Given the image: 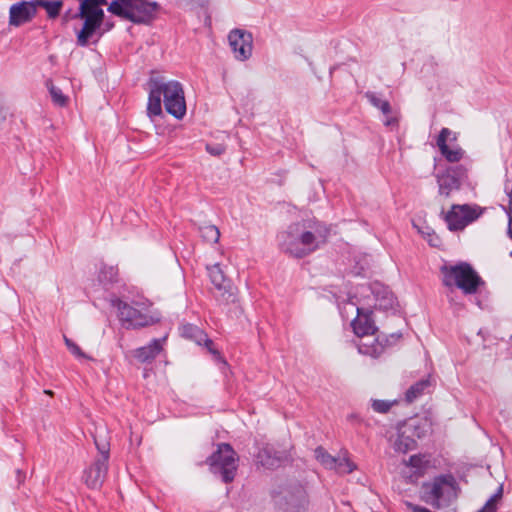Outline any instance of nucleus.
Returning a JSON list of instances; mask_svg holds the SVG:
<instances>
[{
	"instance_id": "obj_1",
	"label": "nucleus",
	"mask_w": 512,
	"mask_h": 512,
	"mask_svg": "<svg viewBox=\"0 0 512 512\" xmlns=\"http://www.w3.org/2000/svg\"><path fill=\"white\" fill-rule=\"evenodd\" d=\"M329 228L316 219L293 223L277 235L280 250L294 258H304L327 241Z\"/></svg>"
},
{
	"instance_id": "obj_2",
	"label": "nucleus",
	"mask_w": 512,
	"mask_h": 512,
	"mask_svg": "<svg viewBox=\"0 0 512 512\" xmlns=\"http://www.w3.org/2000/svg\"><path fill=\"white\" fill-rule=\"evenodd\" d=\"M149 98L147 114L150 118L163 115L162 100L166 111L176 119H182L186 114V102L183 87L180 82L164 81L161 77H151L149 80Z\"/></svg>"
},
{
	"instance_id": "obj_3",
	"label": "nucleus",
	"mask_w": 512,
	"mask_h": 512,
	"mask_svg": "<svg viewBox=\"0 0 512 512\" xmlns=\"http://www.w3.org/2000/svg\"><path fill=\"white\" fill-rule=\"evenodd\" d=\"M370 308L371 304L369 302H367V307L357 306V317L351 322V326L354 333L362 338L357 345L359 353L378 358L384 353L386 345L380 341L379 337H370L377 330L371 318L372 311Z\"/></svg>"
},
{
	"instance_id": "obj_4",
	"label": "nucleus",
	"mask_w": 512,
	"mask_h": 512,
	"mask_svg": "<svg viewBox=\"0 0 512 512\" xmlns=\"http://www.w3.org/2000/svg\"><path fill=\"white\" fill-rule=\"evenodd\" d=\"M158 2L150 0H113L108 6V12L137 25H149L160 12Z\"/></svg>"
},
{
	"instance_id": "obj_5",
	"label": "nucleus",
	"mask_w": 512,
	"mask_h": 512,
	"mask_svg": "<svg viewBox=\"0 0 512 512\" xmlns=\"http://www.w3.org/2000/svg\"><path fill=\"white\" fill-rule=\"evenodd\" d=\"M79 11L73 15L74 19L83 20L82 28L77 32V45L88 46L90 40L101 29L104 22V10L106 0H79Z\"/></svg>"
},
{
	"instance_id": "obj_6",
	"label": "nucleus",
	"mask_w": 512,
	"mask_h": 512,
	"mask_svg": "<svg viewBox=\"0 0 512 512\" xmlns=\"http://www.w3.org/2000/svg\"><path fill=\"white\" fill-rule=\"evenodd\" d=\"M443 284L447 287H457L466 295L475 294L483 281L468 263L453 266H443Z\"/></svg>"
},
{
	"instance_id": "obj_7",
	"label": "nucleus",
	"mask_w": 512,
	"mask_h": 512,
	"mask_svg": "<svg viewBox=\"0 0 512 512\" xmlns=\"http://www.w3.org/2000/svg\"><path fill=\"white\" fill-rule=\"evenodd\" d=\"M424 500L434 508H441L457 498V482L452 474L436 476L422 486Z\"/></svg>"
},
{
	"instance_id": "obj_8",
	"label": "nucleus",
	"mask_w": 512,
	"mask_h": 512,
	"mask_svg": "<svg viewBox=\"0 0 512 512\" xmlns=\"http://www.w3.org/2000/svg\"><path fill=\"white\" fill-rule=\"evenodd\" d=\"M239 457L228 443L217 444V449L206 460L211 473L219 476L223 482L234 480L238 469Z\"/></svg>"
},
{
	"instance_id": "obj_9",
	"label": "nucleus",
	"mask_w": 512,
	"mask_h": 512,
	"mask_svg": "<svg viewBox=\"0 0 512 512\" xmlns=\"http://www.w3.org/2000/svg\"><path fill=\"white\" fill-rule=\"evenodd\" d=\"M94 443L99 452L94 461L83 471L82 479L90 489H100L108 473L110 445L94 436Z\"/></svg>"
},
{
	"instance_id": "obj_10",
	"label": "nucleus",
	"mask_w": 512,
	"mask_h": 512,
	"mask_svg": "<svg viewBox=\"0 0 512 512\" xmlns=\"http://www.w3.org/2000/svg\"><path fill=\"white\" fill-rule=\"evenodd\" d=\"M278 512H305L309 505L305 487L298 483H290L273 497Z\"/></svg>"
},
{
	"instance_id": "obj_11",
	"label": "nucleus",
	"mask_w": 512,
	"mask_h": 512,
	"mask_svg": "<svg viewBox=\"0 0 512 512\" xmlns=\"http://www.w3.org/2000/svg\"><path fill=\"white\" fill-rule=\"evenodd\" d=\"M112 305L117 308L118 318L126 329H138L155 322V319L149 315L148 306L145 303H136V306H133L120 299H114Z\"/></svg>"
},
{
	"instance_id": "obj_12",
	"label": "nucleus",
	"mask_w": 512,
	"mask_h": 512,
	"mask_svg": "<svg viewBox=\"0 0 512 512\" xmlns=\"http://www.w3.org/2000/svg\"><path fill=\"white\" fill-rule=\"evenodd\" d=\"M483 213L478 205L453 204L447 212L442 210L444 221L450 231L464 230L468 225L476 221Z\"/></svg>"
},
{
	"instance_id": "obj_13",
	"label": "nucleus",
	"mask_w": 512,
	"mask_h": 512,
	"mask_svg": "<svg viewBox=\"0 0 512 512\" xmlns=\"http://www.w3.org/2000/svg\"><path fill=\"white\" fill-rule=\"evenodd\" d=\"M440 196L448 198L460 190L462 182L467 178V170L462 165L450 166L445 171L435 174Z\"/></svg>"
},
{
	"instance_id": "obj_14",
	"label": "nucleus",
	"mask_w": 512,
	"mask_h": 512,
	"mask_svg": "<svg viewBox=\"0 0 512 512\" xmlns=\"http://www.w3.org/2000/svg\"><path fill=\"white\" fill-rule=\"evenodd\" d=\"M211 283L214 286V296L217 301L223 304L234 303L236 301V288L231 281L227 279L219 264L207 267Z\"/></svg>"
},
{
	"instance_id": "obj_15",
	"label": "nucleus",
	"mask_w": 512,
	"mask_h": 512,
	"mask_svg": "<svg viewBox=\"0 0 512 512\" xmlns=\"http://www.w3.org/2000/svg\"><path fill=\"white\" fill-rule=\"evenodd\" d=\"M361 295H363L365 298L372 297L371 307H374L376 309L380 310H387L393 307L394 305V295L392 292L388 289V287L380 284V283H373L370 286H362L361 287Z\"/></svg>"
},
{
	"instance_id": "obj_16",
	"label": "nucleus",
	"mask_w": 512,
	"mask_h": 512,
	"mask_svg": "<svg viewBox=\"0 0 512 512\" xmlns=\"http://www.w3.org/2000/svg\"><path fill=\"white\" fill-rule=\"evenodd\" d=\"M228 40L236 59L244 61L251 56L253 38L250 32L234 29L229 33Z\"/></svg>"
},
{
	"instance_id": "obj_17",
	"label": "nucleus",
	"mask_w": 512,
	"mask_h": 512,
	"mask_svg": "<svg viewBox=\"0 0 512 512\" xmlns=\"http://www.w3.org/2000/svg\"><path fill=\"white\" fill-rule=\"evenodd\" d=\"M36 3L35 2H20L13 4L10 7V19L9 23L12 26H20L24 23L29 22L36 15Z\"/></svg>"
},
{
	"instance_id": "obj_18",
	"label": "nucleus",
	"mask_w": 512,
	"mask_h": 512,
	"mask_svg": "<svg viewBox=\"0 0 512 512\" xmlns=\"http://www.w3.org/2000/svg\"><path fill=\"white\" fill-rule=\"evenodd\" d=\"M417 427L412 423H407L399 428L397 439L395 440V450L401 453H407L416 448L417 442L415 436L420 437L416 434Z\"/></svg>"
},
{
	"instance_id": "obj_19",
	"label": "nucleus",
	"mask_w": 512,
	"mask_h": 512,
	"mask_svg": "<svg viewBox=\"0 0 512 512\" xmlns=\"http://www.w3.org/2000/svg\"><path fill=\"white\" fill-rule=\"evenodd\" d=\"M452 134L451 130L448 128H442L438 137H437V147L439 148V151L441 155L451 163L459 162L463 156L464 151L460 147L450 148L447 145V140Z\"/></svg>"
},
{
	"instance_id": "obj_20",
	"label": "nucleus",
	"mask_w": 512,
	"mask_h": 512,
	"mask_svg": "<svg viewBox=\"0 0 512 512\" xmlns=\"http://www.w3.org/2000/svg\"><path fill=\"white\" fill-rule=\"evenodd\" d=\"M166 337L153 339L148 345L134 349L132 356L140 363L152 362L162 351Z\"/></svg>"
},
{
	"instance_id": "obj_21",
	"label": "nucleus",
	"mask_w": 512,
	"mask_h": 512,
	"mask_svg": "<svg viewBox=\"0 0 512 512\" xmlns=\"http://www.w3.org/2000/svg\"><path fill=\"white\" fill-rule=\"evenodd\" d=\"M283 459L284 455L269 445L260 449L256 457L257 463L268 469L280 466Z\"/></svg>"
},
{
	"instance_id": "obj_22",
	"label": "nucleus",
	"mask_w": 512,
	"mask_h": 512,
	"mask_svg": "<svg viewBox=\"0 0 512 512\" xmlns=\"http://www.w3.org/2000/svg\"><path fill=\"white\" fill-rule=\"evenodd\" d=\"M366 98L371 105L379 109L386 116V119L384 120L385 126H393L398 123L397 117L392 115V107L387 100L381 99L373 92H367Z\"/></svg>"
},
{
	"instance_id": "obj_23",
	"label": "nucleus",
	"mask_w": 512,
	"mask_h": 512,
	"mask_svg": "<svg viewBox=\"0 0 512 512\" xmlns=\"http://www.w3.org/2000/svg\"><path fill=\"white\" fill-rule=\"evenodd\" d=\"M431 386V382L429 379H422L412 386L405 393V400L408 403L414 402L420 396L424 394V392Z\"/></svg>"
},
{
	"instance_id": "obj_24",
	"label": "nucleus",
	"mask_w": 512,
	"mask_h": 512,
	"mask_svg": "<svg viewBox=\"0 0 512 512\" xmlns=\"http://www.w3.org/2000/svg\"><path fill=\"white\" fill-rule=\"evenodd\" d=\"M316 459L326 468L334 469L337 466V457L330 455L323 447H317L314 451Z\"/></svg>"
},
{
	"instance_id": "obj_25",
	"label": "nucleus",
	"mask_w": 512,
	"mask_h": 512,
	"mask_svg": "<svg viewBox=\"0 0 512 512\" xmlns=\"http://www.w3.org/2000/svg\"><path fill=\"white\" fill-rule=\"evenodd\" d=\"M118 277V269L114 266H108L106 264H102L98 279L102 283H114L117 281Z\"/></svg>"
},
{
	"instance_id": "obj_26",
	"label": "nucleus",
	"mask_w": 512,
	"mask_h": 512,
	"mask_svg": "<svg viewBox=\"0 0 512 512\" xmlns=\"http://www.w3.org/2000/svg\"><path fill=\"white\" fill-rule=\"evenodd\" d=\"M35 3H36V7L40 6L46 10L49 18H56L59 15L62 5H63L62 1L39 0Z\"/></svg>"
},
{
	"instance_id": "obj_27",
	"label": "nucleus",
	"mask_w": 512,
	"mask_h": 512,
	"mask_svg": "<svg viewBox=\"0 0 512 512\" xmlns=\"http://www.w3.org/2000/svg\"><path fill=\"white\" fill-rule=\"evenodd\" d=\"M337 466L334 467L333 470H335L339 474H350L354 470H356V465L346 456V454L343 457H337Z\"/></svg>"
},
{
	"instance_id": "obj_28",
	"label": "nucleus",
	"mask_w": 512,
	"mask_h": 512,
	"mask_svg": "<svg viewBox=\"0 0 512 512\" xmlns=\"http://www.w3.org/2000/svg\"><path fill=\"white\" fill-rule=\"evenodd\" d=\"M47 87L52 97V101L55 105L62 107L67 104L68 98L62 93V90L60 88L53 85L51 81L47 82Z\"/></svg>"
},
{
	"instance_id": "obj_29",
	"label": "nucleus",
	"mask_w": 512,
	"mask_h": 512,
	"mask_svg": "<svg viewBox=\"0 0 512 512\" xmlns=\"http://www.w3.org/2000/svg\"><path fill=\"white\" fill-rule=\"evenodd\" d=\"M202 237L210 243H217L220 238V231L214 225H207L201 228Z\"/></svg>"
},
{
	"instance_id": "obj_30",
	"label": "nucleus",
	"mask_w": 512,
	"mask_h": 512,
	"mask_svg": "<svg viewBox=\"0 0 512 512\" xmlns=\"http://www.w3.org/2000/svg\"><path fill=\"white\" fill-rule=\"evenodd\" d=\"M181 335L186 338H191V339L192 338L198 339V337H199V340L202 339V337H205V335L203 334V332L200 329H198L196 326L191 325V324H186V325L182 326Z\"/></svg>"
},
{
	"instance_id": "obj_31",
	"label": "nucleus",
	"mask_w": 512,
	"mask_h": 512,
	"mask_svg": "<svg viewBox=\"0 0 512 512\" xmlns=\"http://www.w3.org/2000/svg\"><path fill=\"white\" fill-rule=\"evenodd\" d=\"M396 403H397V401H387V400L375 399V400H372L371 406L375 412L385 414Z\"/></svg>"
},
{
	"instance_id": "obj_32",
	"label": "nucleus",
	"mask_w": 512,
	"mask_h": 512,
	"mask_svg": "<svg viewBox=\"0 0 512 512\" xmlns=\"http://www.w3.org/2000/svg\"><path fill=\"white\" fill-rule=\"evenodd\" d=\"M502 496V487L498 488V491L489 498L484 507L479 512H495L497 502Z\"/></svg>"
},
{
	"instance_id": "obj_33",
	"label": "nucleus",
	"mask_w": 512,
	"mask_h": 512,
	"mask_svg": "<svg viewBox=\"0 0 512 512\" xmlns=\"http://www.w3.org/2000/svg\"><path fill=\"white\" fill-rule=\"evenodd\" d=\"M64 342L68 348V350L77 358H82V359H91L89 356H87L82 350L81 348L76 344L74 343L71 339H69L68 337L64 336Z\"/></svg>"
},
{
	"instance_id": "obj_34",
	"label": "nucleus",
	"mask_w": 512,
	"mask_h": 512,
	"mask_svg": "<svg viewBox=\"0 0 512 512\" xmlns=\"http://www.w3.org/2000/svg\"><path fill=\"white\" fill-rule=\"evenodd\" d=\"M427 461L424 459V457L419 455H413L409 458L408 465H410L413 468H416L419 472L425 467V464Z\"/></svg>"
},
{
	"instance_id": "obj_35",
	"label": "nucleus",
	"mask_w": 512,
	"mask_h": 512,
	"mask_svg": "<svg viewBox=\"0 0 512 512\" xmlns=\"http://www.w3.org/2000/svg\"><path fill=\"white\" fill-rule=\"evenodd\" d=\"M206 149L211 155H215V156L221 155L225 150L221 145H217V146L207 145Z\"/></svg>"
},
{
	"instance_id": "obj_36",
	"label": "nucleus",
	"mask_w": 512,
	"mask_h": 512,
	"mask_svg": "<svg viewBox=\"0 0 512 512\" xmlns=\"http://www.w3.org/2000/svg\"><path fill=\"white\" fill-rule=\"evenodd\" d=\"M405 505L407 506L408 509H410L412 512H432L430 511L429 509L425 508V507H422V506H418V505H415L411 502H408L406 501L405 502Z\"/></svg>"
},
{
	"instance_id": "obj_37",
	"label": "nucleus",
	"mask_w": 512,
	"mask_h": 512,
	"mask_svg": "<svg viewBox=\"0 0 512 512\" xmlns=\"http://www.w3.org/2000/svg\"><path fill=\"white\" fill-rule=\"evenodd\" d=\"M205 345L208 348V350L219 360L222 359L220 353L213 348V341L211 339L206 338L205 339Z\"/></svg>"
},
{
	"instance_id": "obj_38",
	"label": "nucleus",
	"mask_w": 512,
	"mask_h": 512,
	"mask_svg": "<svg viewBox=\"0 0 512 512\" xmlns=\"http://www.w3.org/2000/svg\"><path fill=\"white\" fill-rule=\"evenodd\" d=\"M427 240L432 247H437L440 244V239L434 232L427 234Z\"/></svg>"
},
{
	"instance_id": "obj_39",
	"label": "nucleus",
	"mask_w": 512,
	"mask_h": 512,
	"mask_svg": "<svg viewBox=\"0 0 512 512\" xmlns=\"http://www.w3.org/2000/svg\"><path fill=\"white\" fill-rule=\"evenodd\" d=\"M504 191L506 195L509 197L510 204L512 203V182L507 180L505 182Z\"/></svg>"
},
{
	"instance_id": "obj_40",
	"label": "nucleus",
	"mask_w": 512,
	"mask_h": 512,
	"mask_svg": "<svg viewBox=\"0 0 512 512\" xmlns=\"http://www.w3.org/2000/svg\"><path fill=\"white\" fill-rule=\"evenodd\" d=\"M105 29L103 31H98L97 34H98V39H100L102 37V35L106 32V31H109L113 28L114 24L113 23H105Z\"/></svg>"
},
{
	"instance_id": "obj_41",
	"label": "nucleus",
	"mask_w": 512,
	"mask_h": 512,
	"mask_svg": "<svg viewBox=\"0 0 512 512\" xmlns=\"http://www.w3.org/2000/svg\"><path fill=\"white\" fill-rule=\"evenodd\" d=\"M507 213H508V216H509L508 235L510 236V238H512V229H511V223H512V210H511V208H509V210L507 211Z\"/></svg>"
},
{
	"instance_id": "obj_42",
	"label": "nucleus",
	"mask_w": 512,
	"mask_h": 512,
	"mask_svg": "<svg viewBox=\"0 0 512 512\" xmlns=\"http://www.w3.org/2000/svg\"><path fill=\"white\" fill-rule=\"evenodd\" d=\"M45 393H46L47 395H53V392H52V391H50V390H45Z\"/></svg>"
},
{
	"instance_id": "obj_43",
	"label": "nucleus",
	"mask_w": 512,
	"mask_h": 512,
	"mask_svg": "<svg viewBox=\"0 0 512 512\" xmlns=\"http://www.w3.org/2000/svg\"><path fill=\"white\" fill-rule=\"evenodd\" d=\"M17 473H18L19 481H21V477H22V475H21L20 470H17Z\"/></svg>"
},
{
	"instance_id": "obj_44",
	"label": "nucleus",
	"mask_w": 512,
	"mask_h": 512,
	"mask_svg": "<svg viewBox=\"0 0 512 512\" xmlns=\"http://www.w3.org/2000/svg\"><path fill=\"white\" fill-rule=\"evenodd\" d=\"M95 36L98 37V34H96ZM98 40H99L98 38H97V40H94V43H97Z\"/></svg>"
}]
</instances>
